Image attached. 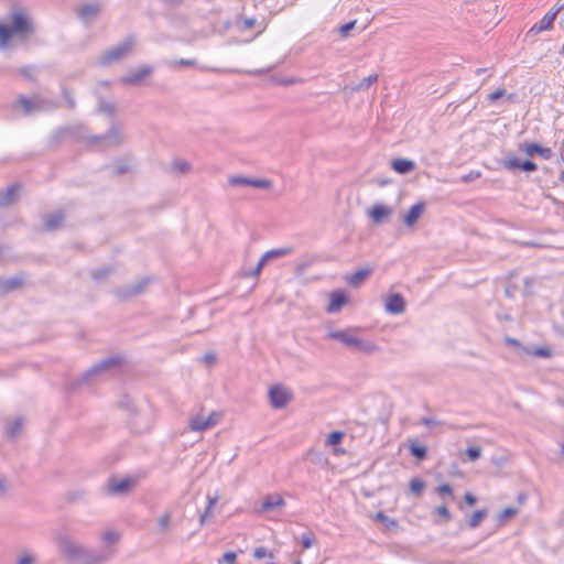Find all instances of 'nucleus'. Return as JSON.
Here are the masks:
<instances>
[{"label":"nucleus","instance_id":"1","mask_svg":"<svg viewBox=\"0 0 564 564\" xmlns=\"http://www.w3.org/2000/svg\"><path fill=\"white\" fill-rule=\"evenodd\" d=\"M55 543L58 547L59 553L68 561H84L93 563H99L105 561V557L94 555L88 549L74 541L65 532H59L56 534Z\"/></svg>","mask_w":564,"mask_h":564},{"label":"nucleus","instance_id":"2","mask_svg":"<svg viewBox=\"0 0 564 564\" xmlns=\"http://www.w3.org/2000/svg\"><path fill=\"white\" fill-rule=\"evenodd\" d=\"M35 31L31 20L22 12L15 11L11 14L9 25L0 23V46L6 47L9 41L15 35L25 37Z\"/></svg>","mask_w":564,"mask_h":564},{"label":"nucleus","instance_id":"3","mask_svg":"<svg viewBox=\"0 0 564 564\" xmlns=\"http://www.w3.org/2000/svg\"><path fill=\"white\" fill-rule=\"evenodd\" d=\"M122 362L120 357H107L91 366L78 379L72 381L68 386L69 390L76 391L84 384H90L97 376L104 375L111 369L119 367Z\"/></svg>","mask_w":564,"mask_h":564},{"label":"nucleus","instance_id":"4","mask_svg":"<svg viewBox=\"0 0 564 564\" xmlns=\"http://www.w3.org/2000/svg\"><path fill=\"white\" fill-rule=\"evenodd\" d=\"M135 43L134 35L127 36L121 43L102 52L98 57V64L100 66H109L115 62L121 61L133 52Z\"/></svg>","mask_w":564,"mask_h":564},{"label":"nucleus","instance_id":"5","mask_svg":"<svg viewBox=\"0 0 564 564\" xmlns=\"http://www.w3.org/2000/svg\"><path fill=\"white\" fill-rule=\"evenodd\" d=\"M352 329L348 330H329L327 337L338 340L347 347L356 348L359 351L372 352L377 349L376 345L357 338L352 335Z\"/></svg>","mask_w":564,"mask_h":564},{"label":"nucleus","instance_id":"6","mask_svg":"<svg viewBox=\"0 0 564 564\" xmlns=\"http://www.w3.org/2000/svg\"><path fill=\"white\" fill-rule=\"evenodd\" d=\"M150 284L149 278H142L141 280L124 286H118L113 289L112 293L120 301L126 302L130 299L144 293Z\"/></svg>","mask_w":564,"mask_h":564},{"label":"nucleus","instance_id":"7","mask_svg":"<svg viewBox=\"0 0 564 564\" xmlns=\"http://www.w3.org/2000/svg\"><path fill=\"white\" fill-rule=\"evenodd\" d=\"M270 404L273 409H283L293 399V393L290 389L282 384H274L268 392Z\"/></svg>","mask_w":564,"mask_h":564},{"label":"nucleus","instance_id":"8","mask_svg":"<svg viewBox=\"0 0 564 564\" xmlns=\"http://www.w3.org/2000/svg\"><path fill=\"white\" fill-rule=\"evenodd\" d=\"M119 404H120L121 408L127 409L128 411H130L131 414L133 415V417L130 419L129 424H130L131 430L134 433H143V432H145V431H148L150 429L149 421L139 422V420L137 419L139 412L133 406V402H132V400L129 397H123L120 400Z\"/></svg>","mask_w":564,"mask_h":564},{"label":"nucleus","instance_id":"9","mask_svg":"<svg viewBox=\"0 0 564 564\" xmlns=\"http://www.w3.org/2000/svg\"><path fill=\"white\" fill-rule=\"evenodd\" d=\"M501 165L510 172L520 170L525 173H531L538 170V164L532 160H521L517 156H509L502 160Z\"/></svg>","mask_w":564,"mask_h":564},{"label":"nucleus","instance_id":"10","mask_svg":"<svg viewBox=\"0 0 564 564\" xmlns=\"http://www.w3.org/2000/svg\"><path fill=\"white\" fill-rule=\"evenodd\" d=\"M134 485L135 481L132 478L117 479L110 477L107 481V492L113 496H126Z\"/></svg>","mask_w":564,"mask_h":564},{"label":"nucleus","instance_id":"11","mask_svg":"<svg viewBox=\"0 0 564 564\" xmlns=\"http://www.w3.org/2000/svg\"><path fill=\"white\" fill-rule=\"evenodd\" d=\"M228 183L232 186H252L262 189H270L272 187V182L269 180L250 178L242 175L230 176Z\"/></svg>","mask_w":564,"mask_h":564},{"label":"nucleus","instance_id":"12","mask_svg":"<svg viewBox=\"0 0 564 564\" xmlns=\"http://www.w3.org/2000/svg\"><path fill=\"white\" fill-rule=\"evenodd\" d=\"M101 142H107L109 145L113 147L120 145L123 142V137L115 123L111 124L106 134L89 138V143L97 144Z\"/></svg>","mask_w":564,"mask_h":564},{"label":"nucleus","instance_id":"13","mask_svg":"<svg viewBox=\"0 0 564 564\" xmlns=\"http://www.w3.org/2000/svg\"><path fill=\"white\" fill-rule=\"evenodd\" d=\"M519 150L524 152L528 156L539 155L544 160H550L553 156L551 148L543 147L536 142L524 141L519 145Z\"/></svg>","mask_w":564,"mask_h":564},{"label":"nucleus","instance_id":"14","mask_svg":"<svg viewBox=\"0 0 564 564\" xmlns=\"http://www.w3.org/2000/svg\"><path fill=\"white\" fill-rule=\"evenodd\" d=\"M558 14V10H553L546 13L540 22L535 23L525 34L527 39L534 37L542 31L551 30L553 28L554 21Z\"/></svg>","mask_w":564,"mask_h":564},{"label":"nucleus","instance_id":"15","mask_svg":"<svg viewBox=\"0 0 564 564\" xmlns=\"http://www.w3.org/2000/svg\"><path fill=\"white\" fill-rule=\"evenodd\" d=\"M20 183H13L7 188L0 189V208H6L17 203L20 198Z\"/></svg>","mask_w":564,"mask_h":564},{"label":"nucleus","instance_id":"16","mask_svg":"<svg viewBox=\"0 0 564 564\" xmlns=\"http://www.w3.org/2000/svg\"><path fill=\"white\" fill-rule=\"evenodd\" d=\"M101 6L99 3H86L76 9L78 19L85 24H89L93 20L99 17Z\"/></svg>","mask_w":564,"mask_h":564},{"label":"nucleus","instance_id":"17","mask_svg":"<svg viewBox=\"0 0 564 564\" xmlns=\"http://www.w3.org/2000/svg\"><path fill=\"white\" fill-rule=\"evenodd\" d=\"M154 72L153 66L144 64L141 65L135 72L129 73L121 78V82L127 85H139L145 77Z\"/></svg>","mask_w":564,"mask_h":564},{"label":"nucleus","instance_id":"18","mask_svg":"<svg viewBox=\"0 0 564 564\" xmlns=\"http://www.w3.org/2000/svg\"><path fill=\"white\" fill-rule=\"evenodd\" d=\"M384 308L390 314H401L405 310V300L400 293H393L388 296Z\"/></svg>","mask_w":564,"mask_h":564},{"label":"nucleus","instance_id":"19","mask_svg":"<svg viewBox=\"0 0 564 564\" xmlns=\"http://www.w3.org/2000/svg\"><path fill=\"white\" fill-rule=\"evenodd\" d=\"M425 208L426 205L424 202L412 205L403 217L404 225L406 227H413L425 212Z\"/></svg>","mask_w":564,"mask_h":564},{"label":"nucleus","instance_id":"20","mask_svg":"<svg viewBox=\"0 0 564 564\" xmlns=\"http://www.w3.org/2000/svg\"><path fill=\"white\" fill-rule=\"evenodd\" d=\"M65 215L62 210L47 214L43 218V228L46 231H55L63 226Z\"/></svg>","mask_w":564,"mask_h":564},{"label":"nucleus","instance_id":"21","mask_svg":"<svg viewBox=\"0 0 564 564\" xmlns=\"http://www.w3.org/2000/svg\"><path fill=\"white\" fill-rule=\"evenodd\" d=\"M348 297L346 293L341 290H335L330 293V301L326 308L327 313L334 314L338 313L343 306L347 303Z\"/></svg>","mask_w":564,"mask_h":564},{"label":"nucleus","instance_id":"22","mask_svg":"<svg viewBox=\"0 0 564 564\" xmlns=\"http://www.w3.org/2000/svg\"><path fill=\"white\" fill-rule=\"evenodd\" d=\"M392 208L383 204H375L369 210L368 216L371 220L379 225L383 223L384 218H388L392 214Z\"/></svg>","mask_w":564,"mask_h":564},{"label":"nucleus","instance_id":"23","mask_svg":"<svg viewBox=\"0 0 564 564\" xmlns=\"http://www.w3.org/2000/svg\"><path fill=\"white\" fill-rule=\"evenodd\" d=\"M23 284V278L20 275L10 278H0V293L2 295L13 292L21 288Z\"/></svg>","mask_w":564,"mask_h":564},{"label":"nucleus","instance_id":"24","mask_svg":"<svg viewBox=\"0 0 564 564\" xmlns=\"http://www.w3.org/2000/svg\"><path fill=\"white\" fill-rule=\"evenodd\" d=\"M285 505L283 497L279 494L267 495L262 501L260 512L281 508Z\"/></svg>","mask_w":564,"mask_h":564},{"label":"nucleus","instance_id":"25","mask_svg":"<svg viewBox=\"0 0 564 564\" xmlns=\"http://www.w3.org/2000/svg\"><path fill=\"white\" fill-rule=\"evenodd\" d=\"M373 271V268L367 267L357 270L354 274L347 278V282L352 288H358Z\"/></svg>","mask_w":564,"mask_h":564},{"label":"nucleus","instance_id":"26","mask_svg":"<svg viewBox=\"0 0 564 564\" xmlns=\"http://www.w3.org/2000/svg\"><path fill=\"white\" fill-rule=\"evenodd\" d=\"M391 166L399 174H408L415 169V163L410 159L399 158L391 162Z\"/></svg>","mask_w":564,"mask_h":564},{"label":"nucleus","instance_id":"27","mask_svg":"<svg viewBox=\"0 0 564 564\" xmlns=\"http://www.w3.org/2000/svg\"><path fill=\"white\" fill-rule=\"evenodd\" d=\"M23 419L17 417L13 422L6 425V434L9 438H15L22 431Z\"/></svg>","mask_w":564,"mask_h":564},{"label":"nucleus","instance_id":"28","mask_svg":"<svg viewBox=\"0 0 564 564\" xmlns=\"http://www.w3.org/2000/svg\"><path fill=\"white\" fill-rule=\"evenodd\" d=\"M410 453L417 460H424L427 457V447L417 442H411L409 446Z\"/></svg>","mask_w":564,"mask_h":564},{"label":"nucleus","instance_id":"29","mask_svg":"<svg viewBox=\"0 0 564 564\" xmlns=\"http://www.w3.org/2000/svg\"><path fill=\"white\" fill-rule=\"evenodd\" d=\"M17 104L22 107L24 115H30L33 110H41L42 108L31 101L23 95L18 96Z\"/></svg>","mask_w":564,"mask_h":564},{"label":"nucleus","instance_id":"30","mask_svg":"<svg viewBox=\"0 0 564 564\" xmlns=\"http://www.w3.org/2000/svg\"><path fill=\"white\" fill-rule=\"evenodd\" d=\"M210 427V423L205 417L195 416L189 421V429L192 431L202 432Z\"/></svg>","mask_w":564,"mask_h":564},{"label":"nucleus","instance_id":"31","mask_svg":"<svg viewBox=\"0 0 564 564\" xmlns=\"http://www.w3.org/2000/svg\"><path fill=\"white\" fill-rule=\"evenodd\" d=\"M487 514L488 510L486 508L476 510L468 520V527L471 529L477 528L480 524V522L487 517Z\"/></svg>","mask_w":564,"mask_h":564},{"label":"nucleus","instance_id":"32","mask_svg":"<svg viewBox=\"0 0 564 564\" xmlns=\"http://www.w3.org/2000/svg\"><path fill=\"white\" fill-rule=\"evenodd\" d=\"M98 111L113 118L116 115V106L115 104L100 98L98 102Z\"/></svg>","mask_w":564,"mask_h":564},{"label":"nucleus","instance_id":"33","mask_svg":"<svg viewBox=\"0 0 564 564\" xmlns=\"http://www.w3.org/2000/svg\"><path fill=\"white\" fill-rule=\"evenodd\" d=\"M523 352L527 355H532L542 358H550L553 355L552 349L549 347H536L533 350H530L529 348H523Z\"/></svg>","mask_w":564,"mask_h":564},{"label":"nucleus","instance_id":"34","mask_svg":"<svg viewBox=\"0 0 564 564\" xmlns=\"http://www.w3.org/2000/svg\"><path fill=\"white\" fill-rule=\"evenodd\" d=\"M235 22L236 25L239 26L241 30H250L256 25L257 20L254 18H246L239 14L236 17Z\"/></svg>","mask_w":564,"mask_h":564},{"label":"nucleus","instance_id":"35","mask_svg":"<svg viewBox=\"0 0 564 564\" xmlns=\"http://www.w3.org/2000/svg\"><path fill=\"white\" fill-rule=\"evenodd\" d=\"M424 488H425V481L420 478H413L410 481V490L416 497H420L422 495Z\"/></svg>","mask_w":564,"mask_h":564},{"label":"nucleus","instance_id":"36","mask_svg":"<svg viewBox=\"0 0 564 564\" xmlns=\"http://www.w3.org/2000/svg\"><path fill=\"white\" fill-rule=\"evenodd\" d=\"M292 251L291 248H279V249H272L267 251L264 254V259H268L269 261L272 259H276L283 256L289 254Z\"/></svg>","mask_w":564,"mask_h":564},{"label":"nucleus","instance_id":"37","mask_svg":"<svg viewBox=\"0 0 564 564\" xmlns=\"http://www.w3.org/2000/svg\"><path fill=\"white\" fill-rule=\"evenodd\" d=\"M112 272V268L105 267L100 269L93 270L90 273L91 279L99 281L105 280L108 278V275Z\"/></svg>","mask_w":564,"mask_h":564},{"label":"nucleus","instance_id":"38","mask_svg":"<svg viewBox=\"0 0 564 564\" xmlns=\"http://www.w3.org/2000/svg\"><path fill=\"white\" fill-rule=\"evenodd\" d=\"M196 64H197L196 59H189V58H180V59L170 61L167 63V65L171 68H176L178 66L192 67V66H195Z\"/></svg>","mask_w":564,"mask_h":564},{"label":"nucleus","instance_id":"39","mask_svg":"<svg viewBox=\"0 0 564 564\" xmlns=\"http://www.w3.org/2000/svg\"><path fill=\"white\" fill-rule=\"evenodd\" d=\"M434 512L442 517L445 523L449 522L453 519V516L445 503L436 507Z\"/></svg>","mask_w":564,"mask_h":564},{"label":"nucleus","instance_id":"40","mask_svg":"<svg viewBox=\"0 0 564 564\" xmlns=\"http://www.w3.org/2000/svg\"><path fill=\"white\" fill-rule=\"evenodd\" d=\"M378 80V75L377 74H371L367 77H365L357 86H356V90H365L367 89L370 85L375 84L376 82Z\"/></svg>","mask_w":564,"mask_h":564},{"label":"nucleus","instance_id":"41","mask_svg":"<svg viewBox=\"0 0 564 564\" xmlns=\"http://www.w3.org/2000/svg\"><path fill=\"white\" fill-rule=\"evenodd\" d=\"M62 95L66 101V106L69 110H73L76 106L75 98L73 96V93L69 88L63 87L62 88Z\"/></svg>","mask_w":564,"mask_h":564},{"label":"nucleus","instance_id":"42","mask_svg":"<svg viewBox=\"0 0 564 564\" xmlns=\"http://www.w3.org/2000/svg\"><path fill=\"white\" fill-rule=\"evenodd\" d=\"M172 167L181 174H186L191 171V164L186 161H174Z\"/></svg>","mask_w":564,"mask_h":564},{"label":"nucleus","instance_id":"43","mask_svg":"<svg viewBox=\"0 0 564 564\" xmlns=\"http://www.w3.org/2000/svg\"><path fill=\"white\" fill-rule=\"evenodd\" d=\"M343 438H344V433L343 432H340V431H333L327 436V444L328 445H337V444L341 443Z\"/></svg>","mask_w":564,"mask_h":564},{"label":"nucleus","instance_id":"44","mask_svg":"<svg viewBox=\"0 0 564 564\" xmlns=\"http://www.w3.org/2000/svg\"><path fill=\"white\" fill-rule=\"evenodd\" d=\"M10 489V482L4 474L0 471V498H4Z\"/></svg>","mask_w":564,"mask_h":564},{"label":"nucleus","instance_id":"45","mask_svg":"<svg viewBox=\"0 0 564 564\" xmlns=\"http://www.w3.org/2000/svg\"><path fill=\"white\" fill-rule=\"evenodd\" d=\"M435 491L440 496H448L452 499H454V490H453V487L449 484H443V485L436 487Z\"/></svg>","mask_w":564,"mask_h":564},{"label":"nucleus","instance_id":"46","mask_svg":"<svg viewBox=\"0 0 564 564\" xmlns=\"http://www.w3.org/2000/svg\"><path fill=\"white\" fill-rule=\"evenodd\" d=\"M466 455L469 460L475 462L481 456V448L479 446H469L466 449Z\"/></svg>","mask_w":564,"mask_h":564},{"label":"nucleus","instance_id":"47","mask_svg":"<svg viewBox=\"0 0 564 564\" xmlns=\"http://www.w3.org/2000/svg\"><path fill=\"white\" fill-rule=\"evenodd\" d=\"M268 261H269L268 259H264V254H262V257L258 261L256 268L252 271L245 273V275H247V276H258L260 274L261 270L263 269L264 264Z\"/></svg>","mask_w":564,"mask_h":564},{"label":"nucleus","instance_id":"48","mask_svg":"<svg viewBox=\"0 0 564 564\" xmlns=\"http://www.w3.org/2000/svg\"><path fill=\"white\" fill-rule=\"evenodd\" d=\"M105 543H117L120 539V534L116 531H107L101 536Z\"/></svg>","mask_w":564,"mask_h":564},{"label":"nucleus","instance_id":"49","mask_svg":"<svg viewBox=\"0 0 564 564\" xmlns=\"http://www.w3.org/2000/svg\"><path fill=\"white\" fill-rule=\"evenodd\" d=\"M356 23H357V21H356V20H352V21H349V22L345 23L344 25H341V26L339 28V34H340L343 37H347V36H349V33H350V31H351V30H354V29H355Z\"/></svg>","mask_w":564,"mask_h":564},{"label":"nucleus","instance_id":"50","mask_svg":"<svg viewBox=\"0 0 564 564\" xmlns=\"http://www.w3.org/2000/svg\"><path fill=\"white\" fill-rule=\"evenodd\" d=\"M376 519L386 523L389 527H397L398 522L394 519L387 517L382 511L376 513Z\"/></svg>","mask_w":564,"mask_h":564},{"label":"nucleus","instance_id":"51","mask_svg":"<svg viewBox=\"0 0 564 564\" xmlns=\"http://www.w3.org/2000/svg\"><path fill=\"white\" fill-rule=\"evenodd\" d=\"M253 556L257 558V560H261V558H264L267 556L273 558V555L271 553H268V550L264 547V546H259L254 550L253 552Z\"/></svg>","mask_w":564,"mask_h":564},{"label":"nucleus","instance_id":"52","mask_svg":"<svg viewBox=\"0 0 564 564\" xmlns=\"http://www.w3.org/2000/svg\"><path fill=\"white\" fill-rule=\"evenodd\" d=\"M314 535L313 533H304L301 538V543L304 549H310L313 544Z\"/></svg>","mask_w":564,"mask_h":564},{"label":"nucleus","instance_id":"53","mask_svg":"<svg viewBox=\"0 0 564 564\" xmlns=\"http://www.w3.org/2000/svg\"><path fill=\"white\" fill-rule=\"evenodd\" d=\"M481 175L480 172L478 171H470L469 173L465 174L462 176V182L464 183H470L477 178H479Z\"/></svg>","mask_w":564,"mask_h":564},{"label":"nucleus","instance_id":"54","mask_svg":"<svg viewBox=\"0 0 564 564\" xmlns=\"http://www.w3.org/2000/svg\"><path fill=\"white\" fill-rule=\"evenodd\" d=\"M517 513H518L517 508L508 507V508L503 509L502 512L499 514V520L508 519L510 517L516 516Z\"/></svg>","mask_w":564,"mask_h":564},{"label":"nucleus","instance_id":"55","mask_svg":"<svg viewBox=\"0 0 564 564\" xmlns=\"http://www.w3.org/2000/svg\"><path fill=\"white\" fill-rule=\"evenodd\" d=\"M170 520H171V516L169 512L162 514L160 518H159V527L161 528V530H165L167 529L169 524H170Z\"/></svg>","mask_w":564,"mask_h":564},{"label":"nucleus","instance_id":"56","mask_svg":"<svg viewBox=\"0 0 564 564\" xmlns=\"http://www.w3.org/2000/svg\"><path fill=\"white\" fill-rule=\"evenodd\" d=\"M236 558H237V554L232 551L226 552L223 555V562H225L227 564H234L236 562Z\"/></svg>","mask_w":564,"mask_h":564},{"label":"nucleus","instance_id":"57","mask_svg":"<svg viewBox=\"0 0 564 564\" xmlns=\"http://www.w3.org/2000/svg\"><path fill=\"white\" fill-rule=\"evenodd\" d=\"M506 90L505 89H497L496 91L488 95V100L491 102L497 101L499 98L505 96Z\"/></svg>","mask_w":564,"mask_h":564},{"label":"nucleus","instance_id":"58","mask_svg":"<svg viewBox=\"0 0 564 564\" xmlns=\"http://www.w3.org/2000/svg\"><path fill=\"white\" fill-rule=\"evenodd\" d=\"M220 414L218 412H210L209 415L206 417V421L210 423V427L216 425L218 421L220 420Z\"/></svg>","mask_w":564,"mask_h":564},{"label":"nucleus","instance_id":"59","mask_svg":"<svg viewBox=\"0 0 564 564\" xmlns=\"http://www.w3.org/2000/svg\"><path fill=\"white\" fill-rule=\"evenodd\" d=\"M505 340H506L507 345L516 347V348L521 349L523 351L524 347L522 346V344L517 338L507 336Z\"/></svg>","mask_w":564,"mask_h":564},{"label":"nucleus","instance_id":"60","mask_svg":"<svg viewBox=\"0 0 564 564\" xmlns=\"http://www.w3.org/2000/svg\"><path fill=\"white\" fill-rule=\"evenodd\" d=\"M212 514V508L207 507L205 508L204 512L199 517V524L203 527L205 525L208 518H210Z\"/></svg>","mask_w":564,"mask_h":564},{"label":"nucleus","instance_id":"61","mask_svg":"<svg viewBox=\"0 0 564 564\" xmlns=\"http://www.w3.org/2000/svg\"><path fill=\"white\" fill-rule=\"evenodd\" d=\"M464 501L465 503H467L468 506H474L476 505L477 502V497L470 492H466L464 495Z\"/></svg>","mask_w":564,"mask_h":564},{"label":"nucleus","instance_id":"62","mask_svg":"<svg viewBox=\"0 0 564 564\" xmlns=\"http://www.w3.org/2000/svg\"><path fill=\"white\" fill-rule=\"evenodd\" d=\"M160 1L169 8H177L184 2V0H160Z\"/></svg>","mask_w":564,"mask_h":564},{"label":"nucleus","instance_id":"63","mask_svg":"<svg viewBox=\"0 0 564 564\" xmlns=\"http://www.w3.org/2000/svg\"><path fill=\"white\" fill-rule=\"evenodd\" d=\"M33 563H34V558L31 555L25 554L18 560L17 564H33Z\"/></svg>","mask_w":564,"mask_h":564},{"label":"nucleus","instance_id":"64","mask_svg":"<svg viewBox=\"0 0 564 564\" xmlns=\"http://www.w3.org/2000/svg\"><path fill=\"white\" fill-rule=\"evenodd\" d=\"M219 499V496L218 494L216 492L214 496L212 495H208L207 496V507L212 508L216 505V502L218 501Z\"/></svg>","mask_w":564,"mask_h":564}]
</instances>
